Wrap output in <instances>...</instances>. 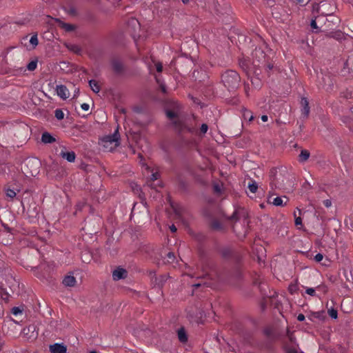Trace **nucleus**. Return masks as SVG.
I'll return each mask as SVG.
<instances>
[{
    "instance_id": "f257e3e1",
    "label": "nucleus",
    "mask_w": 353,
    "mask_h": 353,
    "mask_svg": "<svg viewBox=\"0 0 353 353\" xmlns=\"http://www.w3.org/2000/svg\"><path fill=\"white\" fill-rule=\"evenodd\" d=\"M270 185L271 189L286 188L292 185V176L286 168H272L270 171Z\"/></svg>"
},
{
    "instance_id": "f03ea898",
    "label": "nucleus",
    "mask_w": 353,
    "mask_h": 353,
    "mask_svg": "<svg viewBox=\"0 0 353 353\" xmlns=\"http://www.w3.org/2000/svg\"><path fill=\"white\" fill-rule=\"evenodd\" d=\"M221 81L225 88L228 90L232 91L236 90L241 81L239 74L234 70H226L221 76Z\"/></svg>"
},
{
    "instance_id": "7ed1b4c3",
    "label": "nucleus",
    "mask_w": 353,
    "mask_h": 353,
    "mask_svg": "<svg viewBox=\"0 0 353 353\" xmlns=\"http://www.w3.org/2000/svg\"><path fill=\"white\" fill-rule=\"evenodd\" d=\"M101 143L103 147L108 151H111L119 146L120 143V135L118 128L112 134L105 136L101 139Z\"/></svg>"
},
{
    "instance_id": "20e7f679",
    "label": "nucleus",
    "mask_w": 353,
    "mask_h": 353,
    "mask_svg": "<svg viewBox=\"0 0 353 353\" xmlns=\"http://www.w3.org/2000/svg\"><path fill=\"white\" fill-rule=\"evenodd\" d=\"M254 59V64L260 67L266 61V54L261 48H256L252 53Z\"/></svg>"
},
{
    "instance_id": "39448f33",
    "label": "nucleus",
    "mask_w": 353,
    "mask_h": 353,
    "mask_svg": "<svg viewBox=\"0 0 353 353\" xmlns=\"http://www.w3.org/2000/svg\"><path fill=\"white\" fill-rule=\"evenodd\" d=\"M128 30L133 38H135L138 35L137 34V30H140L139 21L134 18L130 19L128 21Z\"/></svg>"
},
{
    "instance_id": "423d86ee",
    "label": "nucleus",
    "mask_w": 353,
    "mask_h": 353,
    "mask_svg": "<svg viewBox=\"0 0 353 353\" xmlns=\"http://www.w3.org/2000/svg\"><path fill=\"white\" fill-rule=\"evenodd\" d=\"M128 276V272L125 269L118 267L112 272V279L114 281L125 279Z\"/></svg>"
},
{
    "instance_id": "0eeeda50",
    "label": "nucleus",
    "mask_w": 353,
    "mask_h": 353,
    "mask_svg": "<svg viewBox=\"0 0 353 353\" xmlns=\"http://www.w3.org/2000/svg\"><path fill=\"white\" fill-rule=\"evenodd\" d=\"M59 155L61 157L67 160L70 163L74 162L75 161L76 154H75L74 152L66 151L65 147H64V146L63 147V149L61 150Z\"/></svg>"
},
{
    "instance_id": "6e6552de",
    "label": "nucleus",
    "mask_w": 353,
    "mask_h": 353,
    "mask_svg": "<svg viewBox=\"0 0 353 353\" xmlns=\"http://www.w3.org/2000/svg\"><path fill=\"white\" fill-rule=\"evenodd\" d=\"M49 350L51 353H66L67 347L63 343H56L49 346Z\"/></svg>"
},
{
    "instance_id": "1a4fd4ad",
    "label": "nucleus",
    "mask_w": 353,
    "mask_h": 353,
    "mask_svg": "<svg viewBox=\"0 0 353 353\" xmlns=\"http://www.w3.org/2000/svg\"><path fill=\"white\" fill-rule=\"evenodd\" d=\"M283 198L286 200L285 202H283L282 197L276 196L275 198H272V196L270 195L268 197V203L275 206H284L286 205L288 199L286 196H283Z\"/></svg>"
},
{
    "instance_id": "9d476101",
    "label": "nucleus",
    "mask_w": 353,
    "mask_h": 353,
    "mask_svg": "<svg viewBox=\"0 0 353 353\" xmlns=\"http://www.w3.org/2000/svg\"><path fill=\"white\" fill-rule=\"evenodd\" d=\"M301 114L304 118H307L310 114L309 101L307 98L302 97L301 100Z\"/></svg>"
},
{
    "instance_id": "9b49d317",
    "label": "nucleus",
    "mask_w": 353,
    "mask_h": 353,
    "mask_svg": "<svg viewBox=\"0 0 353 353\" xmlns=\"http://www.w3.org/2000/svg\"><path fill=\"white\" fill-rule=\"evenodd\" d=\"M56 91L57 95L63 99H66L69 97V91L64 85H57Z\"/></svg>"
},
{
    "instance_id": "f8f14e48",
    "label": "nucleus",
    "mask_w": 353,
    "mask_h": 353,
    "mask_svg": "<svg viewBox=\"0 0 353 353\" xmlns=\"http://www.w3.org/2000/svg\"><path fill=\"white\" fill-rule=\"evenodd\" d=\"M39 209L36 203H32L27 209V214L30 218L35 219L38 216Z\"/></svg>"
},
{
    "instance_id": "ddd939ff",
    "label": "nucleus",
    "mask_w": 353,
    "mask_h": 353,
    "mask_svg": "<svg viewBox=\"0 0 353 353\" xmlns=\"http://www.w3.org/2000/svg\"><path fill=\"white\" fill-rule=\"evenodd\" d=\"M187 123H188V121H181L179 119H177L174 121V127L180 134L187 132V131H186Z\"/></svg>"
},
{
    "instance_id": "4468645a",
    "label": "nucleus",
    "mask_w": 353,
    "mask_h": 353,
    "mask_svg": "<svg viewBox=\"0 0 353 353\" xmlns=\"http://www.w3.org/2000/svg\"><path fill=\"white\" fill-rule=\"evenodd\" d=\"M112 67L114 72L117 74H120L123 72V65L119 59H113L112 61Z\"/></svg>"
},
{
    "instance_id": "2eb2a0df",
    "label": "nucleus",
    "mask_w": 353,
    "mask_h": 353,
    "mask_svg": "<svg viewBox=\"0 0 353 353\" xmlns=\"http://www.w3.org/2000/svg\"><path fill=\"white\" fill-rule=\"evenodd\" d=\"M40 163L37 159H29L26 162V166L29 165H34L36 168L34 170L30 171V174L32 176H35L38 174V169L39 168Z\"/></svg>"
},
{
    "instance_id": "dca6fc26",
    "label": "nucleus",
    "mask_w": 353,
    "mask_h": 353,
    "mask_svg": "<svg viewBox=\"0 0 353 353\" xmlns=\"http://www.w3.org/2000/svg\"><path fill=\"white\" fill-rule=\"evenodd\" d=\"M76 282L75 277L72 275H67L63 279V284L66 287H73Z\"/></svg>"
},
{
    "instance_id": "f3484780",
    "label": "nucleus",
    "mask_w": 353,
    "mask_h": 353,
    "mask_svg": "<svg viewBox=\"0 0 353 353\" xmlns=\"http://www.w3.org/2000/svg\"><path fill=\"white\" fill-rule=\"evenodd\" d=\"M55 141V138L48 132H43L41 135V141L44 143H52Z\"/></svg>"
},
{
    "instance_id": "a211bd4d",
    "label": "nucleus",
    "mask_w": 353,
    "mask_h": 353,
    "mask_svg": "<svg viewBox=\"0 0 353 353\" xmlns=\"http://www.w3.org/2000/svg\"><path fill=\"white\" fill-rule=\"evenodd\" d=\"M177 334H178L179 340L181 343H185V342L188 341V336H187L185 330V329L183 327L180 328L178 330V333Z\"/></svg>"
},
{
    "instance_id": "6ab92c4d",
    "label": "nucleus",
    "mask_w": 353,
    "mask_h": 353,
    "mask_svg": "<svg viewBox=\"0 0 353 353\" xmlns=\"http://www.w3.org/2000/svg\"><path fill=\"white\" fill-rule=\"evenodd\" d=\"M89 85L91 88V90L95 92V93H98L99 92L100 90H101V88L98 83V82L94 79H91L89 81Z\"/></svg>"
},
{
    "instance_id": "aec40b11",
    "label": "nucleus",
    "mask_w": 353,
    "mask_h": 353,
    "mask_svg": "<svg viewBox=\"0 0 353 353\" xmlns=\"http://www.w3.org/2000/svg\"><path fill=\"white\" fill-rule=\"evenodd\" d=\"M310 152L307 150H302L299 154V161L304 162L306 161L310 157Z\"/></svg>"
},
{
    "instance_id": "412c9836",
    "label": "nucleus",
    "mask_w": 353,
    "mask_h": 353,
    "mask_svg": "<svg viewBox=\"0 0 353 353\" xmlns=\"http://www.w3.org/2000/svg\"><path fill=\"white\" fill-rule=\"evenodd\" d=\"M67 48L70 50L72 51L77 54H79L81 51V48L75 44H70L67 46Z\"/></svg>"
},
{
    "instance_id": "4be33fe9",
    "label": "nucleus",
    "mask_w": 353,
    "mask_h": 353,
    "mask_svg": "<svg viewBox=\"0 0 353 353\" xmlns=\"http://www.w3.org/2000/svg\"><path fill=\"white\" fill-rule=\"evenodd\" d=\"M165 114L168 118L173 119L177 117V112L172 110H166Z\"/></svg>"
},
{
    "instance_id": "5701e85b",
    "label": "nucleus",
    "mask_w": 353,
    "mask_h": 353,
    "mask_svg": "<svg viewBox=\"0 0 353 353\" xmlns=\"http://www.w3.org/2000/svg\"><path fill=\"white\" fill-rule=\"evenodd\" d=\"M186 131L190 134H194L196 132V125H191L188 122L187 123Z\"/></svg>"
},
{
    "instance_id": "b1692460",
    "label": "nucleus",
    "mask_w": 353,
    "mask_h": 353,
    "mask_svg": "<svg viewBox=\"0 0 353 353\" xmlns=\"http://www.w3.org/2000/svg\"><path fill=\"white\" fill-rule=\"evenodd\" d=\"M30 43L32 45L33 48H34L38 45L39 41L37 33L31 37L30 39Z\"/></svg>"
},
{
    "instance_id": "393cba45",
    "label": "nucleus",
    "mask_w": 353,
    "mask_h": 353,
    "mask_svg": "<svg viewBox=\"0 0 353 353\" xmlns=\"http://www.w3.org/2000/svg\"><path fill=\"white\" fill-rule=\"evenodd\" d=\"M37 61L34 60V61H30L27 65V69L30 71H33L37 68Z\"/></svg>"
},
{
    "instance_id": "a878e982",
    "label": "nucleus",
    "mask_w": 353,
    "mask_h": 353,
    "mask_svg": "<svg viewBox=\"0 0 353 353\" xmlns=\"http://www.w3.org/2000/svg\"><path fill=\"white\" fill-rule=\"evenodd\" d=\"M175 260L174 254L172 252H170L166 255V263H172Z\"/></svg>"
},
{
    "instance_id": "bb28decb",
    "label": "nucleus",
    "mask_w": 353,
    "mask_h": 353,
    "mask_svg": "<svg viewBox=\"0 0 353 353\" xmlns=\"http://www.w3.org/2000/svg\"><path fill=\"white\" fill-rule=\"evenodd\" d=\"M203 278L208 277L210 280L216 281L218 279V275L216 272L208 273L202 276Z\"/></svg>"
},
{
    "instance_id": "cd10ccee",
    "label": "nucleus",
    "mask_w": 353,
    "mask_h": 353,
    "mask_svg": "<svg viewBox=\"0 0 353 353\" xmlns=\"http://www.w3.org/2000/svg\"><path fill=\"white\" fill-rule=\"evenodd\" d=\"M54 117H56L57 119L61 120L64 117V114L61 109H57L54 111Z\"/></svg>"
},
{
    "instance_id": "c85d7f7f",
    "label": "nucleus",
    "mask_w": 353,
    "mask_h": 353,
    "mask_svg": "<svg viewBox=\"0 0 353 353\" xmlns=\"http://www.w3.org/2000/svg\"><path fill=\"white\" fill-rule=\"evenodd\" d=\"M249 190L252 192L255 193L258 189V185L256 182H252V183H250L248 185Z\"/></svg>"
},
{
    "instance_id": "c756f323",
    "label": "nucleus",
    "mask_w": 353,
    "mask_h": 353,
    "mask_svg": "<svg viewBox=\"0 0 353 353\" xmlns=\"http://www.w3.org/2000/svg\"><path fill=\"white\" fill-rule=\"evenodd\" d=\"M328 314L330 315V316L332 319H336L338 316L337 310L334 308H331V309L328 310Z\"/></svg>"
},
{
    "instance_id": "7c9ffc66",
    "label": "nucleus",
    "mask_w": 353,
    "mask_h": 353,
    "mask_svg": "<svg viewBox=\"0 0 353 353\" xmlns=\"http://www.w3.org/2000/svg\"><path fill=\"white\" fill-rule=\"evenodd\" d=\"M6 194L8 197H10L11 199H13L14 197L16 196L15 191L14 190L10 189V188H7L6 190Z\"/></svg>"
},
{
    "instance_id": "2f4dec72",
    "label": "nucleus",
    "mask_w": 353,
    "mask_h": 353,
    "mask_svg": "<svg viewBox=\"0 0 353 353\" xmlns=\"http://www.w3.org/2000/svg\"><path fill=\"white\" fill-rule=\"evenodd\" d=\"M298 285L296 284H290L288 287V290L290 294H293L298 291Z\"/></svg>"
},
{
    "instance_id": "473e14b6",
    "label": "nucleus",
    "mask_w": 353,
    "mask_h": 353,
    "mask_svg": "<svg viewBox=\"0 0 353 353\" xmlns=\"http://www.w3.org/2000/svg\"><path fill=\"white\" fill-rule=\"evenodd\" d=\"M317 17H315L316 18ZM310 26L315 30V32H319L321 31L320 28L317 26L316 19H312L310 22Z\"/></svg>"
},
{
    "instance_id": "72a5a7b5",
    "label": "nucleus",
    "mask_w": 353,
    "mask_h": 353,
    "mask_svg": "<svg viewBox=\"0 0 353 353\" xmlns=\"http://www.w3.org/2000/svg\"><path fill=\"white\" fill-rule=\"evenodd\" d=\"M228 219L230 220V221H236L239 220V217H238V211L237 210H234V211L233 212L232 214L230 216H228Z\"/></svg>"
},
{
    "instance_id": "f704fd0d",
    "label": "nucleus",
    "mask_w": 353,
    "mask_h": 353,
    "mask_svg": "<svg viewBox=\"0 0 353 353\" xmlns=\"http://www.w3.org/2000/svg\"><path fill=\"white\" fill-rule=\"evenodd\" d=\"M325 4H322V5H320V4H314L313 6V8H312V12L313 13H319L320 11H321V7L324 6Z\"/></svg>"
},
{
    "instance_id": "c9c22d12",
    "label": "nucleus",
    "mask_w": 353,
    "mask_h": 353,
    "mask_svg": "<svg viewBox=\"0 0 353 353\" xmlns=\"http://www.w3.org/2000/svg\"><path fill=\"white\" fill-rule=\"evenodd\" d=\"M23 312V310L21 309L19 307H14L12 309V313L15 315V316H17L18 314H21Z\"/></svg>"
},
{
    "instance_id": "e433bc0d",
    "label": "nucleus",
    "mask_w": 353,
    "mask_h": 353,
    "mask_svg": "<svg viewBox=\"0 0 353 353\" xmlns=\"http://www.w3.org/2000/svg\"><path fill=\"white\" fill-rule=\"evenodd\" d=\"M243 117L245 119H248L250 121H252L254 119V117L252 114V113L248 110L243 113Z\"/></svg>"
},
{
    "instance_id": "4c0bfd02",
    "label": "nucleus",
    "mask_w": 353,
    "mask_h": 353,
    "mask_svg": "<svg viewBox=\"0 0 353 353\" xmlns=\"http://www.w3.org/2000/svg\"><path fill=\"white\" fill-rule=\"evenodd\" d=\"M261 66L265 67L267 71H270L274 68L273 64L268 63L267 60L265 63L261 64Z\"/></svg>"
},
{
    "instance_id": "58836bf2",
    "label": "nucleus",
    "mask_w": 353,
    "mask_h": 353,
    "mask_svg": "<svg viewBox=\"0 0 353 353\" xmlns=\"http://www.w3.org/2000/svg\"><path fill=\"white\" fill-rule=\"evenodd\" d=\"M63 27L66 31H72L74 29V26L70 23H63Z\"/></svg>"
},
{
    "instance_id": "ea45409f",
    "label": "nucleus",
    "mask_w": 353,
    "mask_h": 353,
    "mask_svg": "<svg viewBox=\"0 0 353 353\" xmlns=\"http://www.w3.org/2000/svg\"><path fill=\"white\" fill-rule=\"evenodd\" d=\"M294 216L295 217V225H302V219L300 216H296V212H294Z\"/></svg>"
},
{
    "instance_id": "a19ab883",
    "label": "nucleus",
    "mask_w": 353,
    "mask_h": 353,
    "mask_svg": "<svg viewBox=\"0 0 353 353\" xmlns=\"http://www.w3.org/2000/svg\"><path fill=\"white\" fill-rule=\"evenodd\" d=\"M208 130V126L205 123H203L200 128V131L202 134H205Z\"/></svg>"
},
{
    "instance_id": "79ce46f5",
    "label": "nucleus",
    "mask_w": 353,
    "mask_h": 353,
    "mask_svg": "<svg viewBox=\"0 0 353 353\" xmlns=\"http://www.w3.org/2000/svg\"><path fill=\"white\" fill-rule=\"evenodd\" d=\"M159 176H160V174L159 172L152 173L150 176V180L152 181H154L157 180L159 178Z\"/></svg>"
},
{
    "instance_id": "37998d69",
    "label": "nucleus",
    "mask_w": 353,
    "mask_h": 353,
    "mask_svg": "<svg viewBox=\"0 0 353 353\" xmlns=\"http://www.w3.org/2000/svg\"><path fill=\"white\" fill-rule=\"evenodd\" d=\"M305 292L310 296H315L316 294L315 290L312 288H307Z\"/></svg>"
},
{
    "instance_id": "c03bdc74",
    "label": "nucleus",
    "mask_w": 353,
    "mask_h": 353,
    "mask_svg": "<svg viewBox=\"0 0 353 353\" xmlns=\"http://www.w3.org/2000/svg\"><path fill=\"white\" fill-rule=\"evenodd\" d=\"M323 255L321 253H318L315 255L314 256V260L316 261V262H320L323 260Z\"/></svg>"
},
{
    "instance_id": "a18cd8bd",
    "label": "nucleus",
    "mask_w": 353,
    "mask_h": 353,
    "mask_svg": "<svg viewBox=\"0 0 353 353\" xmlns=\"http://www.w3.org/2000/svg\"><path fill=\"white\" fill-rule=\"evenodd\" d=\"M251 81H252V85H253L254 87H256V88L259 87V85H260V82H259V79L258 78L252 79L251 80Z\"/></svg>"
},
{
    "instance_id": "49530a36",
    "label": "nucleus",
    "mask_w": 353,
    "mask_h": 353,
    "mask_svg": "<svg viewBox=\"0 0 353 353\" xmlns=\"http://www.w3.org/2000/svg\"><path fill=\"white\" fill-rule=\"evenodd\" d=\"M156 68L157 72H161L163 70V65L162 63L160 62H158L156 63Z\"/></svg>"
},
{
    "instance_id": "de8ad7c7",
    "label": "nucleus",
    "mask_w": 353,
    "mask_h": 353,
    "mask_svg": "<svg viewBox=\"0 0 353 353\" xmlns=\"http://www.w3.org/2000/svg\"><path fill=\"white\" fill-rule=\"evenodd\" d=\"M323 204L326 208H330L332 205V201L330 199H326L323 201Z\"/></svg>"
},
{
    "instance_id": "09e8293b",
    "label": "nucleus",
    "mask_w": 353,
    "mask_h": 353,
    "mask_svg": "<svg viewBox=\"0 0 353 353\" xmlns=\"http://www.w3.org/2000/svg\"><path fill=\"white\" fill-rule=\"evenodd\" d=\"M81 108L85 111H88L90 108V105L88 103H83L81 104Z\"/></svg>"
},
{
    "instance_id": "8fccbe9b",
    "label": "nucleus",
    "mask_w": 353,
    "mask_h": 353,
    "mask_svg": "<svg viewBox=\"0 0 353 353\" xmlns=\"http://www.w3.org/2000/svg\"><path fill=\"white\" fill-rule=\"evenodd\" d=\"M5 268L4 261L0 259V274L3 272V270Z\"/></svg>"
},
{
    "instance_id": "3c124183",
    "label": "nucleus",
    "mask_w": 353,
    "mask_h": 353,
    "mask_svg": "<svg viewBox=\"0 0 353 353\" xmlns=\"http://www.w3.org/2000/svg\"><path fill=\"white\" fill-rule=\"evenodd\" d=\"M159 87H160L162 92L166 93V87H165V85L164 83H161Z\"/></svg>"
},
{
    "instance_id": "603ef678",
    "label": "nucleus",
    "mask_w": 353,
    "mask_h": 353,
    "mask_svg": "<svg viewBox=\"0 0 353 353\" xmlns=\"http://www.w3.org/2000/svg\"><path fill=\"white\" fill-rule=\"evenodd\" d=\"M305 317L304 316V314H299L298 316H297V320L299 321H303L305 320Z\"/></svg>"
},
{
    "instance_id": "864d4df0",
    "label": "nucleus",
    "mask_w": 353,
    "mask_h": 353,
    "mask_svg": "<svg viewBox=\"0 0 353 353\" xmlns=\"http://www.w3.org/2000/svg\"><path fill=\"white\" fill-rule=\"evenodd\" d=\"M341 36V32L338 31L334 33V35H332L331 37L336 38V39H340Z\"/></svg>"
},
{
    "instance_id": "5fc2aeb1",
    "label": "nucleus",
    "mask_w": 353,
    "mask_h": 353,
    "mask_svg": "<svg viewBox=\"0 0 353 353\" xmlns=\"http://www.w3.org/2000/svg\"><path fill=\"white\" fill-rule=\"evenodd\" d=\"M214 190L216 192L220 193L221 192V188L219 185L216 184L214 185Z\"/></svg>"
},
{
    "instance_id": "6e6d98bb",
    "label": "nucleus",
    "mask_w": 353,
    "mask_h": 353,
    "mask_svg": "<svg viewBox=\"0 0 353 353\" xmlns=\"http://www.w3.org/2000/svg\"><path fill=\"white\" fill-rule=\"evenodd\" d=\"M212 227L215 229H219L221 228L220 226V224L219 222L217 221H214L213 223H212Z\"/></svg>"
},
{
    "instance_id": "4d7b16f0",
    "label": "nucleus",
    "mask_w": 353,
    "mask_h": 353,
    "mask_svg": "<svg viewBox=\"0 0 353 353\" xmlns=\"http://www.w3.org/2000/svg\"><path fill=\"white\" fill-rule=\"evenodd\" d=\"M170 229L172 232H175L177 230L176 226L174 224H172L171 226H170Z\"/></svg>"
},
{
    "instance_id": "13d9d810",
    "label": "nucleus",
    "mask_w": 353,
    "mask_h": 353,
    "mask_svg": "<svg viewBox=\"0 0 353 353\" xmlns=\"http://www.w3.org/2000/svg\"><path fill=\"white\" fill-rule=\"evenodd\" d=\"M261 120L263 121V122H266L268 120V117L267 115H263L261 117Z\"/></svg>"
},
{
    "instance_id": "bf43d9fd",
    "label": "nucleus",
    "mask_w": 353,
    "mask_h": 353,
    "mask_svg": "<svg viewBox=\"0 0 353 353\" xmlns=\"http://www.w3.org/2000/svg\"><path fill=\"white\" fill-rule=\"evenodd\" d=\"M155 79H156V81H157V83H158L159 85H160V83H163L162 81H161V79H160L158 77H155Z\"/></svg>"
},
{
    "instance_id": "052dcab7",
    "label": "nucleus",
    "mask_w": 353,
    "mask_h": 353,
    "mask_svg": "<svg viewBox=\"0 0 353 353\" xmlns=\"http://www.w3.org/2000/svg\"><path fill=\"white\" fill-rule=\"evenodd\" d=\"M190 0H181L183 4L186 5L190 3Z\"/></svg>"
},
{
    "instance_id": "680f3d73",
    "label": "nucleus",
    "mask_w": 353,
    "mask_h": 353,
    "mask_svg": "<svg viewBox=\"0 0 353 353\" xmlns=\"http://www.w3.org/2000/svg\"><path fill=\"white\" fill-rule=\"evenodd\" d=\"M201 285V284L199 283L194 284L193 287L198 288V287H199Z\"/></svg>"
},
{
    "instance_id": "e2e57ef3",
    "label": "nucleus",
    "mask_w": 353,
    "mask_h": 353,
    "mask_svg": "<svg viewBox=\"0 0 353 353\" xmlns=\"http://www.w3.org/2000/svg\"><path fill=\"white\" fill-rule=\"evenodd\" d=\"M298 3H302L303 2V0H296Z\"/></svg>"
},
{
    "instance_id": "0e129e2a",
    "label": "nucleus",
    "mask_w": 353,
    "mask_h": 353,
    "mask_svg": "<svg viewBox=\"0 0 353 353\" xmlns=\"http://www.w3.org/2000/svg\"><path fill=\"white\" fill-rule=\"evenodd\" d=\"M205 285H207L208 286H210L212 284L210 283H205Z\"/></svg>"
},
{
    "instance_id": "69168bd1",
    "label": "nucleus",
    "mask_w": 353,
    "mask_h": 353,
    "mask_svg": "<svg viewBox=\"0 0 353 353\" xmlns=\"http://www.w3.org/2000/svg\"><path fill=\"white\" fill-rule=\"evenodd\" d=\"M298 211H299V214H301V211L300 209L297 208Z\"/></svg>"
},
{
    "instance_id": "338daca9",
    "label": "nucleus",
    "mask_w": 353,
    "mask_h": 353,
    "mask_svg": "<svg viewBox=\"0 0 353 353\" xmlns=\"http://www.w3.org/2000/svg\"><path fill=\"white\" fill-rule=\"evenodd\" d=\"M90 353H97V352L96 351H94V350H92Z\"/></svg>"
}]
</instances>
